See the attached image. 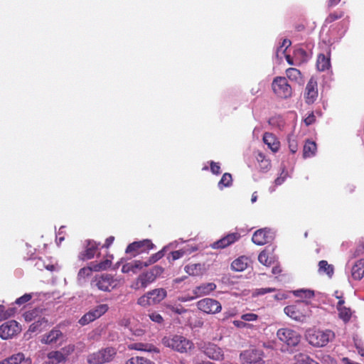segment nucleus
Returning a JSON list of instances; mask_svg holds the SVG:
<instances>
[{
  "label": "nucleus",
  "instance_id": "f257e3e1",
  "mask_svg": "<svg viewBox=\"0 0 364 364\" xmlns=\"http://www.w3.org/2000/svg\"><path fill=\"white\" fill-rule=\"evenodd\" d=\"M161 342L164 346L181 353H186L194 347L191 341L177 334L164 336Z\"/></svg>",
  "mask_w": 364,
  "mask_h": 364
},
{
  "label": "nucleus",
  "instance_id": "f03ea898",
  "mask_svg": "<svg viewBox=\"0 0 364 364\" xmlns=\"http://www.w3.org/2000/svg\"><path fill=\"white\" fill-rule=\"evenodd\" d=\"M164 271V269L159 265L154 266L149 271L141 274L136 279L135 283L132 286V288L137 290L145 289L148 285L154 282L157 277H160Z\"/></svg>",
  "mask_w": 364,
  "mask_h": 364
},
{
  "label": "nucleus",
  "instance_id": "7ed1b4c3",
  "mask_svg": "<svg viewBox=\"0 0 364 364\" xmlns=\"http://www.w3.org/2000/svg\"><path fill=\"white\" fill-rule=\"evenodd\" d=\"M335 337L333 331L331 330L321 331L312 330L309 331L307 334L309 343L316 347H323L332 341Z\"/></svg>",
  "mask_w": 364,
  "mask_h": 364
},
{
  "label": "nucleus",
  "instance_id": "20e7f679",
  "mask_svg": "<svg viewBox=\"0 0 364 364\" xmlns=\"http://www.w3.org/2000/svg\"><path fill=\"white\" fill-rule=\"evenodd\" d=\"M166 296L167 291L165 289H154L140 296L137 300V304L144 307L155 305L163 301Z\"/></svg>",
  "mask_w": 364,
  "mask_h": 364
},
{
  "label": "nucleus",
  "instance_id": "39448f33",
  "mask_svg": "<svg viewBox=\"0 0 364 364\" xmlns=\"http://www.w3.org/2000/svg\"><path fill=\"white\" fill-rule=\"evenodd\" d=\"M198 350L213 360H223L224 351L222 348L214 343L201 341L197 343Z\"/></svg>",
  "mask_w": 364,
  "mask_h": 364
},
{
  "label": "nucleus",
  "instance_id": "423d86ee",
  "mask_svg": "<svg viewBox=\"0 0 364 364\" xmlns=\"http://www.w3.org/2000/svg\"><path fill=\"white\" fill-rule=\"evenodd\" d=\"M117 354V350L113 347H107L97 352L90 353L87 357L89 364H103L111 362Z\"/></svg>",
  "mask_w": 364,
  "mask_h": 364
},
{
  "label": "nucleus",
  "instance_id": "0eeeda50",
  "mask_svg": "<svg viewBox=\"0 0 364 364\" xmlns=\"http://www.w3.org/2000/svg\"><path fill=\"white\" fill-rule=\"evenodd\" d=\"M272 89L273 92L282 99H288L292 96V87L284 77H275L272 82Z\"/></svg>",
  "mask_w": 364,
  "mask_h": 364
},
{
  "label": "nucleus",
  "instance_id": "6e6552de",
  "mask_svg": "<svg viewBox=\"0 0 364 364\" xmlns=\"http://www.w3.org/2000/svg\"><path fill=\"white\" fill-rule=\"evenodd\" d=\"M91 284L96 287L100 291L109 292L117 287L118 282L109 274H102L96 276Z\"/></svg>",
  "mask_w": 364,
  "mask_h": 364
},
{
  "label": "nucleus",
  "instance_id": "1a4fd4ad",
  "mask_svg": "<svg viewBox=\"0 0 364 364\" xmlns=\"http://www.w3.org/2000/svg\"><path fill=\"white\" fill-rule=\"evenodd\" d=\"M277 336L279 341L291 347L297 346L301 341L300 334L289 328H279L277 332Z\"/></svg>",
  "mask_w": 364,
  "mask_h": 364
},
{
  "label": "nucleus",
  "instance_id": "9d476101",
  "mask_svg": "<svg viewBox=\"0 0 364 364\" xmlns=\"http://www.w3.org/2000/svg\"><path fill=\"white\" fill-rule=\"evenodd\" d=\"M264 353L262 350L250 348L242 351L240 360L242 364H263Z\"/></svg>",
  "mask_w": 364,
  "mask_h": 364
},
{
  "label": "nucleus",
  "instance_id": "9b49d317",
  "mask_svg": "<svg viewBox=\"0 0 364 364\" xmlns=\"http://www.w3.org/2000/svg\"><path fill=\"white\" fill-rule=\"evenodd\" d=\"M109 310V306L106 304L97 305L95 308L90 310L87 313L85 314L79 320V323L81 326H85L97 318H99L104 315Z\"/></svg>",
  "mask_w": 364,
  "mask_h": 364
},
{
  "label": "nucleus",
  "instance_id": "f8f14e48",
  "mask_svg": "<svg viewBox=\"0 0 364 364\" xmlns=\"http://www.w3.org/2000/svg\"><path fill=\"white\" fill-rule=\"evenodd\" d=\"M155 245L151 240L145 239L140 241H136L129 244L126 248V253L132 254L134 257L144 252H148L154 249Z\"/></svg>",
  "mask_w": 364,
  "mask_h": 364
},
{
  "label": "nucleus",
  "instance_id": "ddd939ff",
  "mask_svg": "<svg viewBox=\"0 0 364 364\" xmlns=\"http://www.w3.org/2000/svg\"><path fill=\"white\" fill-rule=\"evenodd\" d=\"M306 308H308L306 304L301 302L296 305H289L286 306L284 311L292 319L302 321L306 316L307 311L305 309Z\"/></svg>",
  "mask_w": 364,
  "mask_h": 364
},
{
  "label": "nucleus",
  "instance_id": "4468645a",
  "mask_svg": "<svg viewBox=\"0 0 364 364\" xmlns=\"http://www.w3.org/2000/svg\"><path fill=\"white\" fill-rule=\"evenodd\" d=\"M198 309L206 314H214L222 309L220 303L211 298H205L198 301L196 304Z\"/></svg>",
  "mask_w": 364,
  "mask_h": 364
},
{
  "label": "nucleus",
  "instance_id": "2eb2a0df",
  "mask_svg": "<svg viewBox=\"0 0 364 364\" xmlns=\"http://www.w3.org/2000/svg\"><path fill=\"white\" fill-rule=\"evenodd\" d=\"M21 331V326L14 320L8 321L0 326V338L4 340L11 338Z\"/></svg>",
  "mask_w": 364,
  "mask_h": 364
},
{
  "label": "nucleus",
  "instance_id": "dca6fc26",
  "mask_svg": "<svg viewBox=\"0 0 364 364\" xmlns=\"http://www.w3.org/2000/svg\"><path fill=\"white\" fill-rule=\"evenodd\" d=\"M318 95L317 81L314 77H311L306 85L304 93V97L306 103L308 105L314 103L317 100Z\"/></svg>",
  "mask_w": 364,
  "mask_h": 364
},
{
  "label": "nucleus",
  "instance_id": "f3484780",
  "mask_svg": "<svg viewBox=\"0 0 364 364\" xmlns=\"http://www.w3.org/2000/svg\"><path fill=\"white\" fill-rule=\"evenodd\" d=\"M273 238L269 229L262 228L255 232L252 235V242L257 245H264L269 242Z\"/></svg>",
  "mask_w": 364,
  "mask_h": 364
},
{
  "label": "nucleus",
  "instance_id": "a211bd4d",
  "mask_svg": "<svg viewBox=\"0 0 364 364\" xmlns=\"http://www.w3.org/2000/svg\"><path fill=\"white\" fill-rule=\"evenodd\" d=\"M240 237L241 236L238 232L230 233L223 238L218 240V241L213 242L211 245V247L213 249L225 248L235 243L236 241L239 240Z\"/></svg>",
  "mask_w": 364,
  "mask_h": 364
},
{
  "label": "nucleus",
  "instance_id": "6ab92c4d",
  "mask_svg": "<svg viewBox=\"0 0 364 364\" xmlns=\"http://www.w3.org/2000/svg\"><path fill=\"white\" fill-rule=\"evenodd\" d=\"M63 337V333L62 331L58 328L55 327L42 336L41 342L43 344L51 345L55 343Z\"/></svg>",
  "mask_w": 364,
  "mask_h": 364
},
{
  "label": "nucleus",
  "instance_id": "aec40b11",
  "mask_svg": "<svg viewBox=\"0 0 364 364\" xmlns=\"http://www.w3.org/2000/svg\"><path fill=\"white\" fill-rule=\"evenodd\" d=\"M99 245V243H97L94 240H87L85 251L81 252L79 255L80 259L82 260L92 259L98 250Z\"/></svg>",
  "mask_w": 364,
  "mask_h": 364
},
{
  "label": "nucleus",
  "instance_id": "412c9836",
  "mask_svg": "<svg viewBox=\"0 0 364 364\" xmlns=\"http://www.w3.org/2000/svg\"><path fill=\"white\" fill-rule=\"evenodd\" d=\"M263 141L272 152L276 153L280 148V142L272 133L265 132L263 135Z\"/></svg>",
  "mask_w": 364,
  "mask_h": 364
},
{
  "label": "nucleus",
  "instance_id": "4be33fe9",
  "mask_svg": "<svg viewBox=\"0 0 364 364\" xmlns=\"http://www.w3.org/2000/svg\"><path fill=\"white\" fill-rule=\"evenodd\" d=\"M345 301H338L336 309L338 311V317L344 322L348 323L352 316L353 311L350 307L344 306Z\"/></svg>",
  "mask_w": 364,
  "mask_h": 364
},
{
  "label": "nucleus",
  "instance_id": "5701e85b",
  "mask_svg": "<svg viewBox=\"0 0 364 364\" xmlns=\"http://www.w3.org/2000/svg\"><path fill=\"white\" fill-rule=\"evenodd\" d=\"M216 289V284L212 282L202 284L200 286L196 287L193 292L195 294V297L202 296L203 295L209 294L210 292Z\"/></svg>",
  "mask_w": 364,
  "mask_h": 364
},
{
  "label": "nucleus",
  "instance_id": "b1692460",
  "mask_svg": "<svg viewBox=\"0 0 364 364\" xmlns=\"http://www.w3.org/2000/svg\"><path fill=\"white\" fill-rule=\"evenodd\" d=\"M256 159L261 172L266 173L270 170L272 167L271 161L267 158L263 153L260 151L257 152Z\"/></svg>",
  "mask_w": 364,
  "mask_h": 364
},
{
  "label": "nucleus",
  "instance_id": "393cba45",
  "mask_svg": "<svg viewBox=\"0 0 364 364\" xmlns=\"http://www.w3.org/2000/svg\"><path fill=\"white\" fill-rule=\"evenodd\" d=\"M351 274L354 279L360 280L364 277V259L358 260L352 267Z\"/></svg>",
  "mask_w": 364,
  "mask_h": 364
},
{
  "label": "nucleus",
  "instance_id": "a878e982",
  "mask_svg": "<svg viewBox=\"0 0 364 364\" xmlns=\"http://www.w3.org/2000/svg\"><path fill=\"white\" fill-rule=\"evenodd\" d=\"M286 75L288 79L299 84L303 82V77L301 71L295 68H289L286 70Z\"/></svg>",
  "mask_w": 364,
  "mask_h": 364
},
{
  "label": "nucleus",
  "instance_id": "bb28decb",
  "mask_svg": "<svg viewBox=\"0 0 364 364\" xmlns=\"http://www.w3.org/2000/svg\"><path fill=\"white\" fill-rule=\"evenodd\" d=\"M316 66L319 71L328 70L331 66L330 53L328 55L319 54L317 58Z\"/></svg>",
  "mask_w": 364,
  "mask_h": 364
},
{
  "label": "nucleus",
  "instance_id": "cd10ccee",
  "mask_svg": "<svg viewBox=\"0 0 364 364\" xmlns=\"http://www.w3.org/2000/svg\"><path fill=\"white\" fill-rule=\"evenodd\" d=\"M248 260L247 257L241 256L232 262L231 267L234 271L242 272L247 267Z\"/></svg>",
  "mask_w": 364,
  "mask_h": 364
},
{
  "label": "nucleus",
  "instance_id": "c85d7f7f",
  "mask_svg": "<svg viewBox=\"0 0 364 364\" xmlns=\"http://www.w3.org/2000/svg\"><path fill=\"white\" fill-rule=\"evenodd\" d=\"M317 146L316 142L307 140L304 146L303 156L304 158L312 157L316 152Z\"/></svg>",
  "mask_w": 364,
  "mask_h": 364
},
{
  "label": "nucleus",
  "instance_id": "c756f323",
  "mask_svg": "<svg viewBox=\"0 0 364 364\" xmlns=\"http://www.w3.org/2000/svg\"><path fill=\"white\" fill-rule=\"evenodd\" d=\"M48 320L45 317H39L28 328V331L31 333L41 331L47 326Z\"/></svg>",
  "mask_w": 364,
  "mask_h": 364
},
{
  "label": "nucleus",
  "instance_id": "7c9ffc66",
  "mask_svg": "<svg viewBox=\"0 0 364 364\" xmlns=\"http://www.w3.org/2000/svg\"><path fill=\"white\" fill-rule=\"evenodd\" d=\"M318 272L325 273L329 277H331L334 272V268L332 264H329L327 261L321 260L318 262Z\"/></svg>",
  "mask_w": 364,
  "mask_h": 364
},
{
  "label": "nucleus",
  "instance_id": "2f4dec72",
  "mask_svg": "<svg viewBox=\"0 0 364 364\" xmlns=\"http://www.w3.org/2000/svg\"><path fill=\"white\" fill-rule=\"evenodd\" d=\"M131 348L138 350L154 352V353H159V350L154 346L151 345V344H145V343H134L132 345Z\"/></svg>",
  "mask_w": 364,
  "mask_h": 364
},
{
  "label": "nucleus",
  "instance_id": "473e14b6",
  "mask_svg": "<svg viewBox=\"0 0 364 364\" xmlns=\"http://www.w3.org/2000/svg\"><path fill=\"white\" fill-rule=\"evenodd\" d=\"M47 357L53 364H58L65 361L64 355H63L60 350L51 351L48 353Z\"/></svg>",
  "mask_w": 364,
  "mask_h": 364
},
{
  "label": "nucleus",
  "instance_id": "72a5a7b5",
  "mask_svg": "<svg viewBox=\"0 0 364 364\" xmlns=\"http://www.w3.org/2000/svg\"><path fill=\"white\" fill-rule=\"evenodd\" d=\"M94 262H91L90 266L81 268L77 274L78 279H84L86 277L91 276L92 272L94 271Z\"/></svg>",
  "mask_w": 364,
  "mask_h": 364
},
{
  "label": "nucleus",
  "instance_id": "f704fd0d",
  "mask_svg": "<svg viewBox=\"0 0 364 364\" xmlns=\"http://www.w3.org/2000/svg\"><path fill=\"white\" fill-rule=\"evenodd\" d=\"M41 310L38 309H34L30 311H27L23 314V318L26 321H31L33 320H37L39 317H42L40 316V313Z\"/></svg>",
  "mask_w": 364,
  "mask_h": 364
},
{
  "label": "nucleus",
  "instance_id": "c9c22d12",
  "mask_svg": "<svg viewBox=\"0 0 364 364\" xmlns=\"http://www.w3.org/2000/svg\"><path fill=\"white\" fill-rule=\"evenodd\" d=\"M232 183V175L229 173H225L220 181L218 182V187L223 189L225 187H229Z\"/></svg>",
  "mask_w": 364,
  "mask_h": 364
},
{
  "label": "nucleus",
  "instance_id": "e433bc0d",
  "mask_svg": "<svg viewBox=\"0 0 364 364\" xmlns=\"http://www.w3.org/2000/svg\"><path fill=\"white\" fill-rule=\"evenodd\" d=\"M201 266L200 264H190L185 267L184 269L189 275H198L200 271Z\"/></svg>",
  "mask_w": 364,
  "mask_h": 364
},
{
  "label": "nucleus",
  "instance_id": "4c0bfd02",
  "mask_svg": "<svg viewBox=\"0 0 364 364\" xmlns=\"http://www.w3.org/2000/svg\"><path fill=\"white\" fill-rule=\"evenodd\" d=\"M126 364H155L153 361L143 357H132L129 359Z\"/></svg>",
  "mask_w": 364,
  "mask_h": 364
},
{
  "label": "nucleus",
  "instance_id": "58836bf2",
  "mask_svg": "<svg viewBox=\"0 0 364 364\" xmlns=\"http://www.w3.org/2000/svg\"><path fill=\"white\" fill-rule=\"evenodd\" d=\"M344 16V12L343 11H336L333 13H331L326 18V23H331L333 21L338 20L343 18Z\"/></svg>",
  "mask_w": 364,
  "mask_h": 364
},
{
  "label": "nucleus",
  "instance_id": "ea45409f",
  "mask_svg": "<svg viewBox=\"0 0 364 364\" xmlns=\"http://www.w3.org/2000/svg\"><path fill=\"white\" fill-rule=\"evenodd\" d=\"M296 362L293 364H313L314 360L308 355L299 353L295 355Z\"/></svg>",
  "mask_w": 364,
  "mask_h": 364
},
{
  "label": "nucleus",
  "instance_id": "a19ab883",
  "mask_svg": "<svg viewBox=\"0 0 364 364\" xmlns=\"http://www.w3.org/2000/svg\"><path fill=\"white\" fill-rule=\"evenodd\" d=\"M165 251L166 247H164L162 250L159 251L158 252L152 255L146 261L148 263V265H151L152 264H154L157 261H159L160 259H161L165 255Z\"/></svg>",
  "mask_w": 364,
  "mask_h": 364
},
{
  "label": "nucleus",
  "instance_id": "79ce46f5",
  "mask_svg": "<svg viewBox=\"0 0 364 364\" xmlns=\"http://www.w3.org/2000/svg\"><path fill=\"white\" fill-rule=\"evenodd\" d=\"M94 271L99 272L101 270H105L109 268L112 264V262L109 259H105L99 263H94Z\"/></svg>",
  "mask_w": 364,
  "mask_h": 364
},
{
  "label": "nucleus",
  "instance_id": "37998d69",
  "mask_svg": "<svg viewBox=\"0 0 364 364\" xmlns=\"http://www.w3.org/2000/svg\"><path fill=\"white\" fill-rule=\"evenodd\" d=\"M8 358L12 364H21L24 360V354L20 352L16 354H13Z\"/></svg>",
  "mask_w": 364,
  "mask_h": 364
},
{
  "label": "nucleus",
  "instance_id": "c03bdc74",
  "mask_svg": "<svg viewBox=\"0 0 364 364\" xmlns=\"http://www.w3.org/2000/svg\"><path fill=\"white\" fill-rule=\"evenodd\" d=\"M294 295L299 297L311 299L314 296V292L311 290H297L294 291Z\"/></svg>",
  "mask_w": 364,
  "mask_h": 364
},
{
  "label": "nucleus",
  "instance_id": "a18cd8bd",
  "mask_svg": "<svg viewBox=\"0 0 364 364\" xmlns=\"http://www.w3.org/2000/svg\"><path fill=\"white\" fill-rule=\"evenodd\" d=\"M275 291H276L275 288H270V287L256 289L252 292V296H258L264 295L267 293L274 292Z\"/></svg>",
  "mask_w": 364,
  "mask_h": 364
},
{
  "label": "nucleus",
  "instance_id": "49530a36",
  "mask_svg": "<svg viewBox=\"0 0 364 364\" xmlns=\"http://www.w3.org/2000/svg\"><path fill=\"white\" fill-rule=\"evenodd\" d=\"M75 349V346L73 344H69L60 349V352L64 355L65 360H67L68 356L71 355Z\"/></svg>",
  "mask_w": 364,
  "mask_h": 364
},
{
  "label": "nucleus",
  "instance_id": "de8ad7c7",
  "mask_svg": "<svg viewBox=\"0 0 364 364\" xmlns=\"http://www.w3.org/2000/svg\"><path fill=\"white\" fill-rule=\"evenodd\" d=\"M258 260L260 263L265 266H269L271 264V259H269L268 254L265 251H262L258 256Z\"/></svg>",
  "mask_w": 364,
  "mask_h": 364
},
{
  "label": "nucleus",
  "instance_id": "09e8293b",
  "mask_svg": "<svg viewBox=\"0 0 364 364\" xmlns=\"http://www.w3.org/2000/svg\"><path fill=\"white\" fill-rule=\"evenodd\" d=\"M184 253H185V252L181 250L173 251L168 256V259L169 262H173V261L182 257L183 256Z\"/></svg>",
  "mask_w": 364,
  "mask_h": 364
},
{
  "label": "nucleus",
  "instance_id": "8fccbe9b",
  "mask_svg": "<svg viewBox=\"0 0 364 364\" xmlns=\"http://www.w3.org/2000/svg\"><path fill=\"white\" fill-rule=\"evenodd\" d=\"M287 174H288L287 171L285 170V168L283 167L279 176H278L274 181L275 185L279 186V185L282 184L284 182V181L286 180Z\"/></svg>",
  "mask_w": 364,
  "mask_h": 364
},
{
  "label": "nucleus",
  "instance_id": "3c124183",
  "mask_svg": "<svg viewBox=\"0 0 364 364\" xmlns=\"http://www.w3.org/2000/svg\"><path fill=\"white\" fill-rule=\"evenodd\" d=\"M167 308L171 310L172 312L176 313L177 314H182L183 313H186L187 311V309L183 308L182 306H172V305H168Z\"/></svg>",
  "mask_w": 364,
  "mask_h": 364
},
{
  "label": "nucleus",
  "instance_id": "603ef678",
  "mask_svg": "<svg viewBox=\"0 0 364 364\" xmlns=\"http://www.w3.org/2000/svg\"><path fill=\"white\" fill-rule=\"evenodd\" d=\"M131 262L133 264V268H134L135 273L136 272L137 269H141L143 267L149 266L147 261L141 262L140 260H134Z\"/></svg>",
  "mask_w": 364,
  "mask_h": 364
},
{
  "label": "nucleus",
  "instance_id": "864d4df0",
  "mask_svg": "<svg viewBox=\"0 0 364 364\" xmlns=\"http://www.w3.org/2000/svg\"><path fill=\"white\" fill-rule=\"evenodd\" d=\"M149 316L150 319L155 323H162L164 322L163 317L157 312H152L149 314Z\"/></svg>",
  "mask_w": 364,
  "mask_h": 364
},
{
  "label": "nucleus",
  "instance_id": "5fc2aeb1",
  "mask_svg": "<svg viewBox=\"0 0 364 364\" xmlns=\"http://www.w3.org/2000/svg\"><path fill=\"white\" fill-rule=\"evenodd\" d=\"M258 315L253 313H247L241 316V319L245 321H253L258 318Z\"/></svg>",
  "mask_w": 364,
  "mask_h": 364
},
{
  "label": "nucleus",
  "instance_id": "6e6d98bb",
  "mask_svg": "<svg viewBox=\"0 0 364 364\" xmlns=\"http://www.w3.org/2000/svg\"><path fill=\"white\" fill-rule=\"evenodd\" d=\"M288 143H289V148L290 151L292 154H294L297 151L298 149V144L296 140L294 139H291L290 137L288 138Z\"/></svg>",
  "mask_w": 364,
  "mask_h": 364
},
{
  "label": "nucleus",
  "instance_id": "4d7b16f0",
  "mask_svg": "<svg viewBox=\"0 0 364 364\" xmlns=\"http://www.w3.org/2000/svg\"><path fill=\"white\" fill-rule=\"evenodd\" d=\"M32 298V296L29 294H25L24 295H23L22 296L18 298L16 300V304H18V305H21V304H23L28 301H29Z\"/></svg>",
  "mask_w": 364,
  "mask_h": 364
},
{
  "label": "nucleus",
  "instance_id": "13d9d810",
  "mask_svg": "<svg viewBox=\"0 0 364 364\" xmlns=\"http://www.w3.org/2000/svg\"><path fill=\"white\" fill-rule=\"evenodd\" d=\"M210 166V171L213 174L218 175L220 173L221 171H220V166L219 163L211 161Z\"/></svg>",
  "mask_w": 364,
  "mask_h": 364
},
{
  "label": "nucleus",
  "instance_id": "bf43d9fd",
  "mask_svg": "<svg viewBox=\"0 0 364 364\" xmlns=\"http://www.w3.org/2000/svg\"><path fill=\"white\" fill-rule=\"evenodd\" d=\"M355 347L356 348L358 353L363 357H364V346L361 342L355 338H353Z\"/></svg>",
  "mask_w": 364,
  "mask_h": 364
},
{
  "label": "nucleus",
  "instance_id": "052dcab7",
  "mask_svg": "<svg viewBox=\"0 0 364 364\" xmlns=\"http://www.w3.org/2000/svg\"><path fill=\"white\" fill-rule=\"evenodd\" d=\"M233 324L235 326L240 328H250L252 326V324L245 323L243 321H234Z\"/></svg>",
  "mask_w": 364,
  "mask_h": 364
},
{
  "label": "nucleus",
  "instance_id": "680f3d73",
  "mask_svg": "<svg viewBox=\"0 0 364 364\" xmlns=\"http://www.w3.org/2000/svg\"><path fill=\"white\" fill-rule=\"evenodd\" d=\"M316 121V117L314 114V112H311L306 117H305L304 122L306 126H309L314 123Z\"/></svg>",
  "mask_w": 364,
  "mask_h": 364
},
{
  "label": "nucleus",
  "instance_id": "e2e57ef3",
  "mask_svg": "<svg viewBox=\"0 0 364 364\" xmlns=\"http://www.w3.org/2000/svg\"><path fill=\"white\" fill-rule=\"evenodd\" d=\"M122 272L123 273H129L130 272L135 273L132 262L124 264L122 267Z\"/></svg>",
  "mask_w": 364,
  "mask_h": 364
},
{
  "label": "nucleus",
  "instance_id": "0e129e2a",
  "mask_svg": "<svg viewBox=\"0 0 364 364\" xmlns=\"http://www.w3.org/2000/svg\"><path fill=\"white\" fill-rule=\"evenodd\" d=\"M114 241V236H109V237H107L105 240V244L102 245V248H109L111 245L113 243V242Z\"/></svg>",
  "mask_w": 364,
  "mask_h": 364
},
{
  "label": "nucleus",
  "instance_id": "69168bd1",
  "mask_svg": "<svg viewBox=\"0 0 364 364\" xmlns=\"http://www.w3.org/2000/svg\"><path fill=\"white\" fill-rule=\"evenodd\" d=\"M6 318H7V315L4 312V306L0 305V321Z\"/></svg>",
  "mask_w": 364,
  "mask_h": 364
},
{
  "label": "nucleus",
  "instance_id": "338daca9",
  "mask_svg": "<svg viewBox=\"0 0 364 364\" xmlns=\"http://www.w3.org/2000/svg\"><path fill=\"white\" fill-rule=\"evenodd\" d=\"M291 41H289L288 39H284L282 41L281 48L285 47V49L284 50V52L286 50V49L291 46Z\"/></svg>",
  "mask_w": 364,
  "mask_h": 364
},
{
  "label": "nucleus",
  "instance_id": "774afa93",
  "mask_svg": "<svg viewBox=\"0 0 364 364\" xmlns=\"http://www.w3.org/2000/svg\"><path fill=\"white\" fill-rule=\"evenodd\" d=\"M341 0H328V6L329 7H333L336 6Z\"/></svg>",
  "mask_w": 364,
  "mask_h": 364
}]
</instances>
